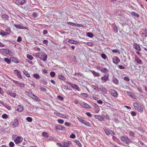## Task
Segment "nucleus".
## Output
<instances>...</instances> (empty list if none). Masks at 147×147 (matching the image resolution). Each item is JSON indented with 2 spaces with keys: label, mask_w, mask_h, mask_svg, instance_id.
<instances>
[{
  "label": "nucleus",
  "mask_w": 147,
  "mask_h": 147,
  "mask_svg": "<svg viewBox=\"0 0 147 147\" xmlns=\"http://www.w3.org/2000/svg\"><path fill=\"white\" fill-rule=\"evenodd\" d=\"M33 55L44 61H46L47 59V54L43 51L34 53Z\"/></svg>",
  "instance_id": "obj_1"
},
{
  "label": "nucleus",
  "mask_w": 147,
  "mask_h": 147,
  "mask_svg": "<svg viewBox=\"0 0 147 147\" xmlns=\"http://www.w3.org/2000/svg\"><path fill=\"white\" fill-rule=\"evenodd\" d=\"M121 140L125 144L129 145V144L132 143V141L127 136H123L120 137Z\"/></svg>",
  "instance_id": "obj_2"
},
{
  "label": "nucleus",
  "mask_w": 147,
  "mask_h": 147,
  "mask_svg": "<svg viewBox=\"0 0 147 147\" xmlns=\"http://www.w3.org/2000/svg\"><path fill=\"white\" fill-rule=\"evenodd\" d=\"M134 106L135 109L139 112H143V108L139 103L137 102H135L134 104Z\"/></svg>",
  "instance_id": "obj_3"
},
{
  "label": "nucleus",
  "mask_w": 147,
  "mask_h": 147,
  "mask_svg": "<svg viewBox=\"0 0 147 147\" xmlns=\"http://www.w3.org/2000/svg\"><path fill=\"white\" fill-rule=\"evenodd\" d=\"M2 24L3 25V27L5 28V32L6 33L7 35L10 34L11 32L10 28L5 24Z\"/></svg>",
  "instance_id": "obj_4"
},
{
  "label": "nucleus",
  "mask_w": 147,
  "mask_h": 147,
  "mask_svg": "<svg viewBox=\"0 0 147 147\" xmlns=\"http://www.w3.org/2000/svg\"><path fill=\"white\" fill-rule=\"evenodd\" d=\"M14 74L20 79L22 78V76L21 75V72L17 70H14Z\"/></svg>",
  "instance_id": "obj_5"
},
{
  "label": "nucleus",
  "mask_w": 147,
  "mask_h": 147,
  "mask_svg": "<svg viewBox=\"0 0 147 147\" xmlns=\"http://www.w3.org/2000/svg\"><path fill=\"white\" fill-rule=\"evenodd\" d=\"M110 92L112 95L115 97H117L118 96V94L115 90L114 89H111L110 91Z\"/></svg>",
  "instance_id": "obj_6"
},
{
  "label": "nucleus",
  "mask_w": 147,
  "mask_h": 147,
  "mask_svg": "<svg viewBox=\"0 0 147 147\" xmlns=\"http://www.w3.org/2000/svg\"><path fill=\"white\" fill-rule=\"evenodd\" d=\"M120 61V59L117 57H114L113 59V63L116 65L118 64Z\"/></svg>",
  "instance_id": "obj_7"
},
{
  "label": "nucleus",
  "mask_w": 147,
  "mask_h": 147,
  "mask_svg": "<svg viewBox=\"0 0 147 147\" xmlns=\"http://www.w3.org/2000/svg\"><path fill=\"white\" fill-rule=\"evenodd\" d=\"M26 2L25 0H17L16 1V3L17 5H22Z\"/></svg>",
  "instance_id": "obj_8"
},
{
  "label": "nucleus",
  "mask_w": 147,
  "mask_h": 147,
  "mask_svg": "<svg viewBox=\"0 0 147 147\" xmlns=\"http://www.w3.org/2000/svg\"><path fill=\"white\" fill-rule=\"evenodd\" d=\"M14 26L17 28L22 29H26V27L22 24H14Z\"/></svg>",
  "instance_id": "obj_9"
},
{
  "label": "nucleus",
  "mask_w": 147,
  "mask_h": 147,
  "mask_svg": "<svg viewBox=\"0 0 147 147\" xmlns=\"http://www.w3.org/2000/svg\"><path fill=\"white\" fill-rule=\"evenodd\" d=\"M109 76V75L108 74L107 75H104L103 77H101L102 82L104 83L107 81L108 79Z\"/></svg>",
  "instance_id": "obj_10"
},
{
  "label": "nucleus",
  "mask_w": 147,
  "mask_h": 147,
  "mask_svg": "<svg viewBox=\"0 0 147 147\" xmlns=\"http://www.w3.org/2000/svg\"><path fill=\"white\" fill-rule=\"evenodd\" d=\"M18 120L16 119H14L13 121L11 123V125L13 127H15L18 125Z\"/></svg>",
  "instance_id": "obj_11"
},
{
  "label": "nucleus",
  "mask_w": 147,
  "mask_h": 147,
  "mask_svg": "<svg viewBox=\"0 0 147 147\" xmlns=\"http://www.w3.org/2000/svg\"><path fill=\"white\" fill-rule=\"evenodd\" d=\"M1 17L2 19L5 21L8 20H9V16L5 13L2 14Z\"/></svg>",
  "instance_id": "obj_12"
},
{
  "label": "nucleus",
  "mask_w": 147,
  "mask_h": 147,
  "mask_svg": "<svg viewBox=\"0 0 147 147\" xmlns=\"http://www.w3.org/2000/svg\"><path fill=\"white\" fill-rule=\"evenodd\" d=\"M16 110L18 112H22L23 110V107L22 105H18L16 107Z\"/></svg>",
  "instance_id": "obj_13"
},
{
  "label": "nucleus",
  "mask_w": 147,
  "mask_h": 147,
  "mask_svg": "<svg viewBox=\"0 0 147 147\" xmlns=\"http://www.w3.org/2000/svg\"><path fill=\"white\" fill-rule=\"evenodd\" d=\"M22 141L21 140V138L19 136H17L15 140H14V142L16 144H18V143H20Z\"/></svg>",
  "instance_id": "obj_14"
},
{
  "label": "nucleus",
  "mask_w": 147,
  "mask_h": 147,
  "mask_svg": "<svg viewBox=\"0 0 147 147\" xmlns=\"http://www.w3.org/2000/svg\"><path fill=\"white\" fill-rule=\"evenodd\" d=\"M133 47L137 51H140L141 50V48L139 45L137 44H135L133 45Z\"/></svg>",
  "instance_id": "obj_15"
},
{
  "label": "nucleus",
  "mask_w": 147,
  "mask_h": 147,
  "mask_svg": "<svg viewBox=\"0 0 147 147\" xmlns=\"http://www.w3.org/2000/svg\"><path fill=\"white\" fill-rule=\"evenodd\" d=\"M94 117L96 119L100 121H103L104 119V118L101 115H95Z\"/></svg>",
  "instance_id": "obj_16"
},
{
  "label": "nucleus",
  "mask_w": 147,
  "mask_h": 147,
  "mask_svg": "<svg viewBox=\"0 0 147 147\" xmlns=\"http://www.w3.org/2000/svg\"><path fill=\"white\" fill-rule=\"evenodd\" d=\"M135 61L138 63L140 64L142 63V61L137 56H135Z\"/></svg>",
  "instance_id": "obj_17"
},
{
  "label": "nucleus",
  "mask_w": 147,
  "mask_h": 147,
  "mask_svg": "<svg viewBox=\"0 0 147 147\" xmlns=\"http://www.w3.org/2000/svg\"><path fill=\"white\" fill-rule=\"evenodd\" d=\"M100 71L102 73H104L105 74H108L109 72V70L105 67L102 68Z\"/></svg>",
  "instance_id": "obj_18"
},
{
  "label": "nucleus",
  "mask_w": 147,
  "mask_h": 147,
  "mask_svg": "<svg viewBox=\"0 0 147 147\" xmlns=\"http://www.w3.org/2000/svg\"><path fill=\"white\" fill-rule=\"evenodd\" d=\"M7 51H8L7 49H0V52L3 55L7 54Z\"/></svg>",
  "instance_id": "obj_19"
},
{
  "label": "nucleus",
  "mask_w": 147,
  "mask_h": 147,
  "mask_svg": "<svg viewBox=\"0 0 147 147\" xmlns=\"http://www.w3.org/2000/svg\"><path fill=\"white\" fill-rule=\"evenodd\" d=\"M112 28L115 32H118V29L115 24H112Z\"/></svg>",
  "instance_id": "obj_20"
},
{
  "label": "nucleus",
  "mask_w": 147,
  "mask_h": 147,
  "mask_svg": "<svg viewBox=\"0 0 147 147\" xmlns=\"http://www.w3.org/2000/svg\"><path fill=\"white\" fill-rule=\"evenodd\" d=\"M67 42L71 44H76L77 43V41L74 40H73L69 39H67Z\"/></svg>",
  "instance_id": "obj_21"
},
{
  "label": "nucleus",
  "mask_w": 147,
  "mask_h": 147,
  "mask_svg": "<svg viewBox=\"0 0 147 147\" xmlns=\"http://www.w3.org/2000/svg\"><path fill=\"white\" fill-rule=\"evenodd\" d=\"M65 127L61 125H59L56 126L55 128L56 129L62 130L65 128Z\"/></svg>",
  "instance_id": "obj_22"
},
{
  "label": "nucleus",
  "mask_w": 147,
  "mask_h": 147,
  "mask_svg": "<svg viewBox=\"0 0 147 147\" xmlns=\"http://www.w3.org/2000/svg\"><path fill=\"white\" fill-rule=\"evenodd\" d=\"M100 90L103 93L105 94L107 93V90L104 88L103 86H100Z\"/></svg>",
  "instance_id": "obj_23"
},
{
  "label": "nucleus",
  "mask_w": 147,
  "mask_h": 147,
  "mask_svg": "<svg viewBox=\"0 0 147 147\" xmlns=\"http://www.w3.org/2000/svg\"><path fill=\"white\" fill-rule=\"evenodd\" d=\"M33 77L36 79H39L40 78V76L37 74H34L33 75Z\"/></svg>",
  "instance_id": "obj_24"
},
{
  "label": "nucleus",
  "mask_w": 147,
  "mask_h": 147,
  "mask_svg": "<svg viewBox=\"0 0 147 147\" xmlns=\"http://www.w3.org/2000/svg\"><path fill=\"white\" fill-rule=\"evenodd\" d=\"M91 72H92V73L94 76V77H96V76L98 77L100 75V74L98 73L95 72L94 71L91 70Z\"/></svg>",
  "instance_id": "obj_25"
},
{
  "label": "nucleus",
  "mask_w": 147,
  "mask_h": 147,
  "mask_svg": "<svg viewBox=\"0 0 147 147\" xmlns=\"http://www.w3.org/2000/svg\"><path fill=\"white\" fill-rule=\"evenodd\" d=\"M14 53L12 51H10L9 49H8V51H7V53L6 54H7L9 56H12L14 55Z\"/></svg>",
  "instance_id": "obj_26"
},
{
  "label": "nucleus",
  "mask_w": 147,
  "mask_h": 147,
  "mask_svg": "<svg viewBox=\"0 0 147 147\" xmlns=\"http://www.w3.org/2000/svg\"><path fill=\"white\" fill-rule=\"evenodd\" d=\"M73 88L77 90L78 91L79 90V88L78 86L76 84H72L71 86Z\"/></svg>",
  "instance_id": "obj_27"
},
{
  "label": "nucleus",
  "mask_w": 147,
  "mask_h": 147,
  "mask_svg": "<svg viewBox=\"0 0 147 147\" xmlns=\"http://www.w3.org/2000/svg\"><path fill=\"white\" fill-rule=\"evenodd\" d=\"M83 108H85L87 109H89L91 108V107L86 103L83 102Z\"/></svg>",
  "instance_id": "obj_28"
},
{
  "label": "nucleus",
  "mask_w": 147,
  "mask_h": 147,
  "mask_svg": "<svg viewBox=\"0 0 147 147\" xmlns=\"http://www.w3.org/2000/svg\"><path fill=\"white\" fill-rule=\"evenodd\" d=\"M58 78L59 79L65 81L66 80V78L63 76L61 75H58Z\"/></svg>",
  "instance_id": "obj_29"
},
{
  "label": "nucleus",
  "mask_w": 147,
  "mask_h": 147,
  "mask_svg": "<svg viewBox=\"0 0 147 147\" xmlns=\"http://www.w3.org/2000/svg\"><path fill=\"white\" fill-rule=\"evenodd\" d=\"M10 59H11V60L12 61L16 63H18V61H17V59L16 58H15L13 57H11L10 58Z\"/></svg>",
  "instance_id": "obj_30"
},
{
  "label": "nucleus",
  "mask_w": 147,
  "mask_h": 147,
  "mask_svg": "<svg viewBox=\"0 0 147 147\" xmlns=\"http://www.w3.org/2000/svg\"><path fill=\"white\" fill-rule=\"evenodd\" d=\"M7 93L8 94L14 97H15L16 96V94L14 93H12L11 92L9 91H7Z\"/></svg>",
  "instance_id": "obj_31"
},
{
  "label": "nucleus",
  "mask_w": 147,
  "mask_h": 147,
  "mask_svg": "<svg viewBox=\"0 0 147 147\" xmlns=\"http://www.w3.org/2000/svg\"><path fill=\"white\" fill-rule=\"evenodd\" d=\"M42 135L46 139L49 136L48 134L46 132L44 131L42 133Z\"/></svg>",
  "instance_id": "obj_32"
},
{
  "label": "nucleus",
  "mask_w": 147,
  "mask_h": 147,
  "mask_svg": "<svg viewBox=\"0 0 147 147\" xmlns=\"http://www.w3.org/2000/svg\"><path fill=\"white\" fill-rule=\"evenodd\" d=\"M59 116L63 118H67L68 116L65 114H61L60 113Z\"/></svg>",
  "instance_id": "obj_33"
},
{
  "label": "nucleus",
  "mask_w": 147,
  "mask_h": 147,
  "mask_svg": "<svg viewBox=\"0 0 147 147\" xmlns=\"http://www.w3.org/2000/svg\"><path fill=\"white\" fill-rule=\"evenodd\" d=\"M25 94L31 98L32 97L33 94H32V93L28 92V91H26Z\"/></svg>",
  "instance_id": "obj_34"
},
{
  "label": "nucleus",
  "mask_w": 147,
  "mask_h": 147,
  "mask_svg": "<svg viewBox=\"0 0 147 147\" xmlns=\"http://www.w3.org/2000/svg\"><path fill=\"white\" fill-rule=\"evenodd\" d=\"M0 34L3 36L7 35L6 33L4 31L2 30H0Z\"/></svg>",
  "instance_id": "obj_35"
},
{
  "label": "nucleus",
  "mask_w": 147,
  "mask_h": 147,
  "mask_svg": "<svg viewBox=\"0 0 147 147\" xmlns=\"http://www.w3.org/2000/svg\"><path fill=\"white\" fill-rule=\"evenodd\" d=\"M104 130L105 133L108 136H109L111 132L110 130H109L107 129H104Z\"/></svg>",
  "instance_id": "obj_36"
},
{
  "label": "nucleus",
  "mask_w": 147,
  "mask_h": 147,
  "mask_svg": "<svg viewBox=\"0 0 147 147\" xmlns=\"http://www.w3.org/2000/svg\"><path fill=\"white\" fill-rule=\"evenodd\" d=\"M4 61L6 62L7 63V64H9L11 63V59H9L7 58H4Z\"/></svg>",
  "instance_id": "obj_37"
},
{
  "label": "nucleus",
  "mask_w": 147,
  "mask_h": 147,
  "mask_svg": "<svg viewBox=\"0 0 147 147\" xmlns=\"http://www.w3.org/2000/svg\"><path fill=\"white\" fill-rule=\"evenodd\" d=\"M31 98L34 99L37 101H38L39 100L38 97L33 94Z\"/></svg>",
  "instance_id": "obj_38"
},
{
  "label": "nucleus",
  "mask_w": 147,
  "mask_h": 147,
  "mask_svg": "<svg viewBox=\"0 0 147 147\" xmlns=\"http://www.w3.org/2000/svg\"><path fill=\"white\" fill-rule=\"evenodd\" d=\"M131 14L135 17H139L140 16L137 13H136L135 12L132 11L131 12Z\"/></svg>",
  "instance_id": "obj_39"
},
{
  "label": "nucleus",
  "mask_w": 147,
  "mask_h": 147,
  "mask_svg": "<svg viewBox=\"0 0 147 147\" xmlns=\"http://www.w3.org/2000/svg\"><path fill=\"white\" fill-rule=\"evenodd\" d=\"M27 57L30 60H32L33 59V57L31 55L29 54H27L26 55Z\"/></svg>",
  "instance_id": "obj_40"
},
{
  "label": "nucleus",
  "mask_w": 147,
  "mask_h": 147,
  "mask_svg": "<svg viewBox=\"0 0 147 147\" xmlns=\"http://www.w3.org/2000/svg\"><path fill=\"white\" fill-rule=\"evenodd\" d=\"M63 147H69V144L67 142H63Z\"/></svg>",
  "instance_id": "obj_41"
},
{
  "label": "nucleus",
  "mask_w": 147,
  "mask_h": 147,
  "mask_svg": "<svg viewBox=\"0 0 147 147\" xmlns=\"http://www.w3.org/2000/svg\"><path fill=\"white\" fill-rule=\"evenodd\" d=\"M24 74L28 77L30 78V75L29 74L28 72V71L25 70L23 71Z\"/></svg>",
  "instance_id": "obj_42"
},
{
  "label": "nucleus",
  "mask_w": 147,
  "mask_h": 147,
  "mask_svg": "<svg viewBox=\"0 0 147 147\" xmlns=\"http://www.w3.org/2000/svg\"><path fill=\"white\" fill-rule=\"evenodd\" d=\"M86 35L87 36L89 37L92 38L93 36V34L91 32H87L86 33Z\"/></svg>",
  "instance_id": "obj_43"
},
{
  "label": "nucleus",
  "mask_w": 147,
  "mask_h": 147,
  "mask_svg": "<svg viewBox=\"0 0 147 147\" xmlns=\"http://www.w3.org/2000/svg\"><path fill=\"white\" fill-rule=\"evenodd\" d=\"M74 142L79 147H81L82 146L81 144L78 140H75Z\"/></svg>",
  "instance_id": "obj_44"
},
{
  "label": "nucleus",
  "mask_w": 147,
  "mask_h": 147,
  "mask_svg": "<svg viewBox=\"0 0 147 147\" xmlns=\"http://www.w3.org/2000/svg\"><path fill=\"white\" fill-rule=\"evenodd\" d=\"M142 34L144 35L145 36H147V30L146 29H144Z\"/></svg>",
  "instance_id": "obj_45"
},
{
  "label": "nucleus",
  "mask_w": 147,
  "mask_h": 147,
  "mask_svg": "<svg viewBox=\"0 0 147 147\" xmlns=\"http://www.w3.org/2000/svg\"><path fill=\"white\" fill-rule=\"evenodd\" d=\"M40 81L41 82L43 85H46L48 83L47 81L45 80L44 79Z\"/></svg>",
  "instance_id": "obj_46"
},
{
  "label": "nucleus",
  "mask_w": 147,
  "mask_h": 147,
  "mask_svg": "<svg viewBox=\"0 0 147 147\" xmlns=\"http://www.w3.org/2000/svg\"><path fill=\"white\" fill-rule=\"evenodd\" d=\"M83 124L88 126H90V125L89 122L87 121H84V120H83Z\"/></svg>",
  "instance_id": "obj_47"
},
{
  "label": "nucleus",
  "mask_w": 147,
  "mask_h": 147,
  "mask_svg": "<svg viewBox=\"0 0 147 147\" xmlns=\"http://www.w3.org/2000/svg\"><path fill=\"white\" fill-rule=\"evenodd\" d=\"M87 45L89 46L92 47L93 45V43L91 42H88Z\"/></svg>",
  "instance_id": "obj_48"
},
{
  "label": "nucleus",
  "mask_w": 147,
  "mask_h": 147,
  "mask_svg": "<svg viewBox=\"0 0 147 147\" xmlns=\"http://www.w3.org/2000/svg\"><path fill=\"white\" fill-rule=\"evenodd\" d=\"M113 81L115 84H117L119 82L118 81L117 79L115 78L113 79Z\"/></svg>",
  "instance_id": "obj_49"
},
{
  "label": "nucleus",
  "mask_w": 147,
  "mask_h": 147,
  "mask_svg": "<svg viewBox=\"0 0 147 147\" xmlns=\"http://www.w3.org/2000/svg\"><path fill=\"white\" fill-rule=\"evenodd\" d=\"M50 74L51 77H54L55 75V72L53 71L51 72Z\"/></svg>",
  "instance_id": "obj_50"
},
{
  "label": "nucleus",
  "mask_w": 147,
  "mask_h": 147,
  "mask_svg": "<svg viewBox=\"0 0 147 147\" xmlns=\"http://www.w3.org/2000/svg\"><path fill=\"white\" fill-rule=\"evenodd\" d=\"M57 121L60 123L63 124L64 122V121L63 119H57Z\"/></svg>",
  "instance_id": "obj_51"
},
{
  "label": "nucleus",
  "mask_w": 147,
  "mask_h": 147,
  "mask_svg": "<svg viewBox=\"0 0 147 147\" xmlns=\"http://www.w3.org/2000/svg\"><path fill=\"white\" fill-rule=\"evenodd\" d=\"M26 120L28 122H30L32 121V119L30 117H28L26 118Z\"/></svg>",
  "instance_id": "obj_52"
},
{
  "label": "nucleus",
  "mask_w": 147,
  "mask_h": 147,
  "mask_svg": "<svg viewBox=\"0 0 147 147\" xmlns=\"http://www.w3.org/2000/svg\"><path fill=\"white\" fill-rule=\"evenodd\" d=\"M101 57L103 59H106L107 57V56L104 53L101 54Z\"/></svg>",
  "instance_id": "obj_53"
},
{
  "label": "nucleus",
  "mask_w": 147,
  "mask_h": 147,
  "mask_svg": "<svg viewBox=\"0 0 147 147\" xmlns=\"http://www.w3.org/2000/svg\"><path fill=\"white\" fill-rule=\"evenodd\" d=\"M4 106L6 109H8L9 110H10L11 109V107L5 104V105Z\"/></svg>",
  "instance_id": "obj_54"
},
{
  "label": "nucleus",
  "mask_w": 147,
  "mask_h": 147,
  "mask_svg": "<svg viewBox=\"0 0 147 147\" xmlns=\"http://www.w3.org/2000/svg\"><path fill=\"white\" fill-rule=\"evenodd\" d=\"M9 145L11 147H13L14 146V144L12 142H11L9 143Z\"/></svg>",
  "instance_id": "obj_55"
},
{
  "label": "nucleus",
  "mask_w": 147,
  "mask_h": 147,
  "mask_svg": "<svg viewBox=\"0 0 147 147\" xmlns=\"http://www.w3.org/2000/svg\"><path fill=\"white\" fill-rule=\"evenodd\" d=\"M131 115L133 116H136V113L135 111H132L131 112Z\"/></svg>",
  "instance_id": "obj_56"
},
{
  "label": "nucleus",
  "mask_w": 147,
  "mask_h": 147,
  "mask_svg": "<svg viewBox=\"0 0 147 147\" xmlns=\"http://www.w3.org/2000/svg\"><path fill=\"white\" fill-rule=\"evenodd\" d=\"M2 117L4 119H6L8 118V116L6 114H4L2 115Z\"/></svg>",
  "instance_id": "obj_57"
},
{
  "label": "nucleus",
  "mask_w": 147,
  "mask_h": 147,
  "mask_svg": "<svg viewBox=\"0 0 147 147\" xmlns=\"http://www.w3.org/2000/svg\"><path fill=\"white\" fill-rule=\"evenodd\" d=\"M95 110L96 113H98L100 110L99 108V107L98 106V107H96L95 108Z\"/></svg>",
  "instance_id": "obj_58"
},
{
  "label": "nucleus",
  "mask_w": 147,
  "mask_h": 147,
  "mask_svg": "<svg viewBox=\"0 0 147 147\" xmlns=\"http://www.w3.org/2000/svg\"><path fill=\"white\" fill-rule=\"evenodd\" d=\"M18 85L19 86L21 87H24V84L23 83H22L21 82H20L18 84Z\"/></svg>",
  "instance_id": "obj_59"
},
{
  "label": "nucleus",
  "mask_w": 147,
  "mask_h": 147,
  "mask_svg": "<svg viewBox=\"0 0 147 147\" xmlns=\"http://www.w3.org/2000/svg\"><path fill=\"white\" fill-rule=\"evenodd\" d=\"M91 87L92 89H94L96 90H97L98 89V87H96V86H95L93 85V86H92Z\"/></svg>",
  "instance_id": "obj_60"
},
{
  "label": "nucleus",
  "mask_w": 147,
  "mask_h": 147,
  "mask_svg": "<svg viewBox=\"0 0 147 147\" xmlns=\"http://www.w3.org/2000/svg\"><path fill=\"white\" fill-rule=\"evenodd\" d=\"M40 90L42 91H43L45 92H46V91H47V90L45 88L42 87H40Z\"/></svg>",
  "instance_id": "obj_61"
},
{
  "label": "nucleus",
  "mask_w": 147,
  "mask_h": 147,
  "mask_svg": "<svg viewBox=\"0 0 147 147\" xmlns=\"http://www.w3.org/2000/svg\"><path fill=\"white\" fill-rule=\"evenodd\" d=\"M124 79L127 82H129V78L127 77H125L124 78Z\"/></svg>",
  "instance_id": "obj_62"
},
{
  "label": "nucleus",
  "mask_w": 147,
  "mask_h": 147,
  "mask_svg": "<svg viewBox=\"0 0 147 147\" xmlns=\"http://www.w3.org/2000/svg\"><path fill=\"white\" fill-rule=\"evenodd\" d=\"M118 67L120 69H125V67L122 66V65H119L118 66Z\"/></svg>",
  "instance_id": "obj_63"
},
{
  "label": "nucleus",
  "mask_w": 147,
  "mask_h": 147,
  "mask_svg": "<svg viewBox=\"0 0 147 147\" xmlns=\"http://www.w3.org/2000/svg\"><path fill=\"white\" fill-rule=\"evenodd\" d=\"M85 114L89 117H91L92 116V114L90 112H86Z\"/></svg>",
  "instance_id": "obj_64"
}]
</instances>
